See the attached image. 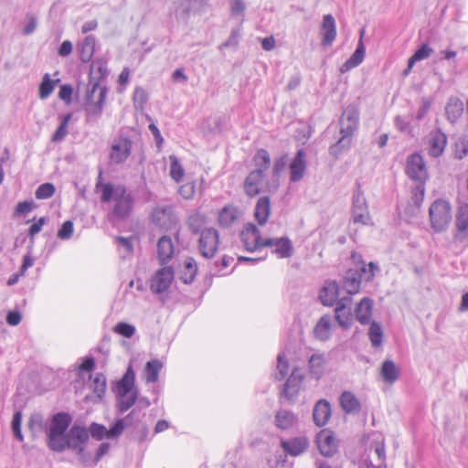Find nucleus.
I'll list each match as a JSON object with an SVG mask.
<instances>
[{"instance_id": "obj_29", "label": "nucleus", "mask_w": 468, "mask_h": 468, "mask_svg": "<svg viewBox=\"0 0 468 468\" xmlns=\"http://www.w3.org/2000/svg\"><path fill=\"white\" fill-rule=\"evenodd\" d=\"M271 213V203L268 197H261L256 204L255 207V218L257 222L263 226L268 221Z\"/></svg>"}, {"instance_id": "obj_47", "label": "nucleus", "mask_w": 468, "mask_h": 468, "mask_svg": "<svg viewBox=\"0 0 468 468\" xmlns=\"http://www.w3.org/2000/svg\"><path fill=\"white\" fill-rule=\"evenodd\" d=\"M256 169L260 170V173L264 174L270 168L271 157L269 153L265 149H260L256 153L253 158Z\"/></svg>"}, {"instance_id": "obj_48", "label": "nucleus", "mask_w": 468, "mask_h": 468, "mask_svg": "<svg viewBox=\"0 0 468 468\" xmlns=\"http://www.w3.org/2000/svg\"><path fill=\"white\" fill-rule=\"evenodd\" d=\"M28 429L32 431L33 436L35 432L45 431L47 432L49 425L44 420L43 416L39 413L32 414L27 422Z\"/></svg>"}, {"instance_id": "obj_63", "label": "nucleus", "mask_w": 468, "mask_h": 468, "mask_svg": "<svg viewBox=\"0 0 468 468\" xmlns=\"http://www.w3.org/2000/svg\"><path fill=\"white\" fill-rule=\"evenodd\" d=\"M203 220L199 215H193L188 218V226L191 231L195 234L199 233Z\"/></svg>"}, {"instance_id": "obj_26", "label": "nucleus", "mask_w": 468, "mask_h": 468, "mask_svg": "<svg viewBox=\"0 0 468 468\" xmlns=\"http://www.w3.org/2000/svg\"><path fill=\"white\" fill-rule=\"evenodd\" d=\"M373 310V300L368 297H364L355 309L356 320L362 324L370 323Z\"/></svg>"}, {"instance_id": "obj_32", "label": "nucleus", "mask_w": 468, "mask_h": 468, "mask_svg": "<svg viewBox=\"0 0 468 468\" xmlns=\"http://www.w3.org/2000/svg\"><path fill=\"white\" fill-rule=\"evenodd\" d=\"M455 226L458 233L462 235L463 238L468 237V205L465 204L459 207L456 214Z\"/></svg>"}, {"instance_id": "obj_5", "label": "nucleus", "mask_w": 468, "mask_h": 468, "mask_svg": "<svg viewBox=\"0 0 468 468\" xmlns=\"http://www.w3.org/2000/svg\"><path fill=\"white\" fill-rule=\"evenodd\" d=\"M176 17L187 23L191 16H201L209 9V0H177Z\"/></svg>"}, {"instance_id": "obj_14", "label": "nucleus", "mask_w": 468, "mask_h": 468, "mask_svg": "<svg viewBox=\"0 0 468 468\" xmlns=\"http://www.w3.org/2000/svg\"><path fill=\"white\" fill-rule=\"evenodd\" d=\"M240 239L249 251L259 249V241H261L260 229L252 223H248L240 233Z\"/></svg>"}, {"instance_id": "obj_19", "label": "nucleus", "mask_w": 468, "mask_h": 468, "mask_svg": "<svg viewBox=\"0 0 468 468\" xmlns=\"http://www.w3.org/2000/svg\"><path fill=\"white\" fill-rule=\"evenodd\" d=\"M339 285L335 281H328L319 292V299L324 306H333L339 297Z\"/></svg>"}, {"instance_id": "obj_34", "label": "nucleus", "mask_w": 468, "mask_h": 468, "mask_svg": "<svg viewBox=\"0 0 468 468\" xmlns=\"http://www.w3.org/2000/svg\"><path fill=\"white\" fill-rule=\"evenodd\" d=\"M96 39L92 35L87 36L80 46V58L86 63L90 61L95 49Z\"/></svg>"}, {"instance_id": "obj_12", "label": "nucleus", "mask_w": 468, "mask_h": 468, "mask_svg": "<svg viewBox=\"0 0 468 468\" xmlns=\"http://www.w3.org/2000/svg\"><path fill=\"white\" fill-rule=\"evenodd\" d=\"M173 279V268L169 266L164 267L157 271L152 278L150 288L154 293H162L170 287Z\"/></svg>"}, {"instance_id": "obj_50", "label": "nucleus", "mask_w": 468, "mask_h": 468, "mask_svg": "<svg viewBox=\"0 0 468 468\" xmlns=\"http://www.w3.org/2000/svg\"><path fill=\"white\" fill-rule=\"evenodd\" d=\"M368 336L373 346L379 347L383 342V332L381 325L372 322L368 330Z\"/></svg>"}, {"instance_id": "obj_18", "label": "nucleus", "mask_w": 468, "mask_h": 468, "mask_svg": "<svg viewBox=\"0 0 468 468\" xmlns=\"http://www.w3.org/2000/svg\"><path fill=\"white\" fill-rule=\"evenodd\" d=\"M306 154L303 149H299L290 165V179L292 182L300 181L306 169Z\"/></svg>"}, {"instance_id": "obj_22", "label": "nucleus", "mask_w": 468, "mask_h": 468, "mask_svg": "<svg viewBox=\"0 0 468 468\" xmlns=\"http://www.w3.org/2000/svg\"><path fill=\"white\" fill-rule=\"evenodd\" d=\"M263 176L264 174L260 173V170H253L246 177L244 190L249 197H253L260 194Z\"/></svg>"}, {"instance_id": "obj_40", "label": "nucleus", "mask_w": 468, "mask_h": 468, "mask_svg": "<svg viewBox=\"0 0 468 468\" xmlns=\"http://www.w3.org/2000/svg\"><path fill=\"white\" fill-rule=\"evenodd\" d=\"M432 53V49L427 45L423 44L419 49L415 51L412 57L408 61V68L404 70L403 74L407 76L411 70L415 62L427 58Z\"/></svg>"}, {"instance_id": "obj_61", "label": "nucleus", "mask_w": 468, "mask_h": 468, "mask_svg": "<svg viewBox=\"0 0 468 468\" xmlns=\"http://www.w3.org/2000/svg\"><path fill=\"white\" fill-rule=\"evenodd\" d=\"M73 234V223L70 220L65 221L58 231V238L60 239H69Z\"/></svg>"}, {"instance_id": "obj_23", "label": "nucleus", "mask_w": 468, "mask_h": 468, "mask_svg": "<svg viewBox=\"0 0 468 468\" xmlns=\"http://www.w3.org/2000/svg\"><path fill=\"white\" fill-rule=\"evenodd\" d=\"M331 417V406L325 399H320L313 410V419L318 427L324 426Z\"/></svg>"}, {"instance_id": "obj_13", "label": "nucleus", "mask_w": 468, "mask_h": 468, "mask_svg": "<svg viewBox=\"0 0 468 468\" xmlns=\"http://www.w3.org/2000/svg\"><path fill=\"white\" fill-rule=\"evenodd\" d=\"M316 443L320 453L324 457H332L337 451L336 439L329 431H321L316 437Z\"/></svg>"}, {"instance_id": "obj_8", "label": "nucleus", "mask_w": 468, "mask_h": 468, "mask_svg": "<svg viewBox=\"0 0 468 468\" xmlns=\"http://www.w3.org/2000/svg\"><path fill=\"white\" fill-rule=\"evenodd\" d=\"M406 174L416 184H425L428 178V172L420 154H412L408 157Z\"/></svg>"}, {"instance_id": "obj_6", "label": "nucleus", "mask_w": 468, "mask_h": 468, "mask_svg": "<svg viewBox=\"0 0 468 468\" xmlns=\"http://www.w3.org/2000/svg\"><path fill=\"white\" fill-rule=\"evenodd\" d=\"M219 233L214 228H206L200 231L198 251L205 259H212L218 249Z\"/></svg>"}, {"instance_id": "obj_43", "label": "nucleus", "mask_w": 468, "mask_h": 468, "mask_svg": "<svg viewBox=\"0 0 468 468\" xmlns=\"http://www.w3.org/2000/svg\"><path fill=\"white\" fill-rule=\"evenodd\" d=\"M324 357L322 355L314 354L309 358V370L310 373L317 379H319L324 370Z\"/></svg>"}, {"instance_id": "obj_53", "label": "nucleus", "mask_w": 468, "mask_h": 468, "mask_svg": "<svg viewBox=\"0 0 468 468\" xmlns=\"http://www.w3.org/2000/svg\"><path fill=\"white\" fill-rule=\"evenodd\" d=\"M87 430L89 431V436L90 435L96 441L108 439V430L102 424L92 422Z\"/></svg>"}, {"instance_id": "obj_37", "label": "nucleus", "mask_w": 468, "mask_h": 468, "mask_svg": "<svg viewBox=\"0 0 468 468\" xmlns=\"http://www.w3.org/2000/svg\"><path fill=\"white\" fill-rule=\"evenodd\" d=\"M463 112V103L461 100L452 98L445 108V114L451 122H456Z\"/></svg>"}, {"instance_id": "obj_62", "label": "nucleus", "mask_w": 468, "mask_h": 468, "mask_svg": "<svg viewBox=\"0 0 468 468\" xmlns=\"http://www.w3.org/2000/svg\"><path fill=\"white\" fill-rule=\"evenodd\" d=\"M110 450V443L108 442H102L100 444L97 452H96V454L94 456V459L91 461L90 460V463L89 466L90 465H96L99 461L105 455L108 453Z\"/></svg>"}, {"instance_id": "obj_24", "label": "nucleus", "mask_w": 468, "mask_h": 468, "mask_svg": "<svg viewBox=\"0 0 468 468\" xmlns=\"http://www.w3.org/2000/svg\"><path fill=\"white\" fill-rule=\"evenodd\" d=\"M134 382L135 373L132 366H129L122 378L117 382V396L128 395L129 393L134 391L136 389L134 388Z\"/></svg>"}, {"instance_id": "obj_36", "label": "nucleus", "mask_w": 468, "mask_h": 468, "mask_svg": "<svg viewBox=\"0 0 468 468\" xmlns=\"http://www.w3.org/2000/svg\"><path fill=\"white\" fill-rule=\"evenodd\" d=\"M381 377L387 383L393 384L399 376V371L392 360H385L381 365Z\"/></svg>"}, {"instance_id": "obj_27", "label": "nucleus", "mask_w": 468, "mask_h": 468, "mask_svg": "<svg viewBox=\"0 0 468 468\" xmlns=\"http://www.w3.org/2000/svg\"><path fill=\"white\" fill-rule=\"evenodd\" d=\"M174 254V245L172 239L168 236H163L157 242V256L161 264L168 262Z\"/></svg>"}, {"instance_id": "obj_21", "label": "nucleus", "mask_w": 468, "mask_h": 468, "mask_svg": "<svg viewBox=\"0 0 468 468\" xmlns=\"http://www.w3.org/2000/svg\"><path fill=\"white\" fill-rule=\"evenodd\" d=\"M309 446V441L305 437H296L282 441L283 451L292 456H298L303 453Z\"/></svg>"}, {"instance_id": "obj_51", "label": "nucleus", "mask_w": 468, "mask_h": 468, "mask_svg": "<svg viewBox=\"0 0 468 468\" xmlns=\"http://www.w3.org/2000/svg\"><path fill=\"white\" fill-rule=\"evenodd\" d=\"M91 388L97 397L101 399L106 391V377L102 373H97L91 382Z\"/></svg>"}, {"instance_id": "obj_1", "label": "nucleus", "mask_w": 468, "mask_h": 468, "mask_svg": "<svg viewBox=\"0 0 468 468\" xmlns=\"http://www.w3.org/2000/svg\"><path fill=\"white\" fill-rule=\"evenodd\" d=\"M72 417L67 412H58L52 416L47 431V446L55 452L70 450L76 453L79 462L88 466L90 463V453L85 451L89 441V431L84 426L70 424Z\"/></svg>"}, {"instance_id": "obj_11", "label": "nucleus", "mask_w": 468, "mask_h": 468, "mask_svg": "<svg viewBox=\"0 0 468 468\" xmlns=\"http://www.w3.org/2000/svg\"><path fill=\"white\" fill-rule=\"evenodd\" d=\"M152 220L163 229H170L177 223V218L170 206L157 207L152 213Z\"/></svg>"}, {"instance_id": "obj_2", "label": "nucleus", "mask_w": 468, "mask_h": 468, "mask_svg": "<svg viewBox=\"0 0 468 468\" xmlns=\"http://www.w3.org/2000/svg\"><path fill=\"white\" fill-rule=\"evenodd\" d=\"M101 172L99 175V180L96 184V190L101 188L102 194L101 200L103 203H108L113 200V207L108 214V220L112 223L126 220L132 214L134 197L127 192V189L122 185L113 186L111 183H101Z\"/></svg>"}, {"instance_id": "obj_16", "label": "nucleus", "mask_w": 468, "mask_h": 468, "mask_svg": "<svg viewBox=\"0 0 468 468\" xmlns=\"http://www.w3.org/2000/svg\"><path fill=\"white\" fill-rule=\"evenodd\" d=\"M365 34V29H361L360 37L356 46L355 52L351 55V57L341 66L340 71L345 73L350 70L353 68L357 67L362 63L366 54V47L363 42V37Z\"/></svg>"}, {"instance_id": "obj_9", "label": "nucleus", "mask_w": 468, "mask_h": 468, "mask_svg": "<svg viewBox=\"0 0 468 468\" xmlns=\"http://www.w3.org/2000/svg\"><path fill=\"white\" fill-rule=\"evenodd\" d=\"M132 151V141L127 137L119 136L111 146L110 159L114 164H122L127 160Z\"/></svg>"}, {"instance_id": "obj_42", "label": "nucleus", "mask_w": 468, "mask_h": 468, "mask_svg": "<svg viewBox=\"0 0 468 468\" xmlns=\"http://www.w3.org/2000/svg\"><path fill=\"white\" fill-rule=\"evenodd\" d=\"M294 421V415L287 410H280L275 415L276 426L282 430H287L291 428Z\"/></svg>"}, {"instance_id": "obj_56", "label": "nucleus", "mask_w": 468, "mask_h": 468, "mask_svg": "<svg viewBox=\"0 0 468 468\" xmlns=\"http://www.w3.org/2000/svg\"><path fill=\"white\" fill-rule=\"evenodd\" d=\"M55 186L51 183H44L40 185L36 192L35 196L37 199H47L51 197L55 194Z\"/></svg>"}, {"instance_id": "obj_55", "label": "nucleus", "mask_w": 468, "mask_h": 468, "mask_svg": "<svg viewBox=\"0 0 468 468\" xmlns=\"http://www.w3.org/2000/svg\"><path fill=\"white\" fill-rule=\"evenodd\" d=\"M411 201L419 209L423 202L425 196V184H416L415 187L411 190Z\"/></svg>"}, {"instance_id": "obj_60", "label": "nucleus", "mask_w": 468, "mask_h": 468, "mask_svg": "<svg viewBox=\"0 0 468 468\" xmlns=\"http://www.w3.org/2000/svg\"><path fill=\"white\" fill-rule=\"evenodd\" d=\"M126 428L123 420L121 419L117 420L108 430V439H115L118 438Z\"/></svg>"}, {"instance_id": "obj_54", "label": "nucleus", "mask_w": 468, "mask_h": 468, "mask_svg": "<svg viewBox=\"0 0 468 468\" xmlns=\"http://www.w3.org/2000/svg\"><path fill=\"white\" fill-rule=\"evenodd\" d=\"M71 114H67L64 116L63 121L52 135V141L53 142H60L62 141L65 136L68 134V124L70 121Z\"/></svg>"}, {"instance_id": "obj_64", "label": "nucleus", "mask_w": 468, "mask_h": 468, "mask_svg": "<svg viewBox=\"0 0 468 468\" xmlns=\"http://www.w3.org/2000/svg\"><path fill=\"white\" fill-rule=\"evenodd\" d=\"M195 189L196 186L194 183H186L180 186L179 193L184 198L190 199L194 197Z\"/></svg>"}, {"instance_id": "obj_3", "label": "nucleus", "mask_w": 468, "mask_h": 468, "mask_svg": "<svg viewBox=\"0 0 468 468\" xmlns=\"http://www.w3.org/2000/svg\"><path fill=\"white\" fill-rule=\"evenodd\" d=\"M90 88L88 87L86 91L84 112L86 122L95 123L102 113L108 90L100 81L90 82Z\"/></svg>"}, {"instance_id": "obj_57", "label": "nucleus", "mask_w": 468, "mask_h": 468, "mask_svg": "<svg viewBox=\"0 0 468 468\" xmlns=\"http://www.w3.org/2000/svg\"><path fill=\"white\" fill-rule=\"evenodd\" d=\"M21 422H22V412L16 411L12 418L11 428L16 439L19 441H23L24 436L21 431Z\"/></svg>"}, {"instance_id": "obj_33", "label": "nucleus", "mask_w": 468, "mask_h": 468, "mask_svg": "<svg viewBox=\"0 0 468 468\" xmlns=\"http://www.w3.org/2000/svg\"><path fill=\"white\" fill-rule=\"evenodd\" d=\"M239 209L234 206L224 207L218 215V223L223 228H229L238 218Z\"/></svg>"}, {"instance_id": "obj_52", "label": "nucleus", "mask_w": 468, "mask_h": 468, "mask_svg": "<svg viewBox=\"0 0 468 468\" xmlns=\"http://www.w3.org/2000/svg\"><path fill=\"white\" fill-rule=\"evenodd\" d=\"M170 176L176 182H180L185 175V170L176 155H170Z\"/></svg>"}, {"instance_id": "obj_35", "label": "nucleus", "mask_w": 468, "mask_h": 468, "mask_svg": "<svg viewBox=\"0 0 468 468\" xmlns=\"http://www.w3.org/2000/svg\"><path fill=\"white\" fill-rule=\"evenodd\" d=\"M340 404L346 413L358 412L360 410V402L356 397L350 391H345L340 397Z\"/></svg>"}, {"instance_id": "obj_25", "label": "nucleus", "mask_w": 468, "mask_h": 468, "mask_svg": "<svg viewBox=\"0 0 468 468\" xmlns=\"http://www.w3.org/2000/svg\"><path fill=\"white\" fill-rule=\"evenodd\" d=\"M361 273L357 270L349 269L346 271L343 288L348 294H356L360 290Z\"/></svg>"}, {"instance_id": "obj_31", "label": "nucleus", "mask_w": 468, "mask_h": 468, "mask_svg": "<svg viewBox=\"0 0 468 468\" xmlns=\"http://www.w3.org/2000/svg\"><path fill=\"white\" fill-rule=\"evenodd\" d=\"M288 156L285 154L276 159L272 167L273 179L271 183L266 184V189L269 192H274L279 186L278 176L281 172L286 167Z\"/></svg>"}, {"instance_id": "obj_28", "label": "nucleus", "mask_w": 468, "mask_h": 468, "mask_svg": "<svg viewBox=\"0 0 468 468\" xmlns=\"http://www.w3.org/2000/svg\"><path fill=\"white\" fill-rule=\"evenodd\" d=\"M354 261L356 262L360 263L359 266L356 270L359 271L361 275V281L365 280L366 282H370L374 279L376 271L379 270L378 266L373 262L370 261L368 263V267L362 261V256L360 254L353 253L352 255Z\"/></svg>"}, {"instance_id": "obj_17", "label": "nucleus", "mask_w": 468, "mask_h": 468, "mask_svg": "<svg viewBox=\"0 0 468 468\" xmlns=\"http://www.w3.org/2000/svg\"><path fill=\"white\" fill-rule=\"evenodd\" d=\"M322 45L330 47L336 37V26L332 15H324L321 25Z\"/></svg>"}, {"instance_id": "obj_41", "label": "nucleus", "mask_w": 468, "mask_h": 468, "mask_svg": "<svg viewBox=\"0 0 468 468\" xmlns=\"http://www.w3.org/2000/svg\"><path fill=\"white\" fill-rule=\"evenodd\" d=\"M59 82V80H53L50 79V76L48 73H46L43 78H42V80L39 84V88H38V95H39V98L41 100H45L47 98H48L54 89H55V86L56 84Z\"/></svg>"}, {"instance_id": "obj_20", "label": "nucleus", "mask_w": 468, "mask_h": 468, "mask_svg": "<svg viewBox=\"0 0 468 468\" xmlns=\"http://www.w3.org/2000/svg\"><path fill=\"white\" fill-rule=\"evenodd\" d=\"M447 144V137L441 130L430 133L429 154L432 157H439L442 154Z\"/></svg>"}, {"instance_id": "obj_15", "label": "nucleus", "mask_w": 468, "mask_h": 468, "mask_svg": "<svg viewBox=\"0 0 468 468\" xmlns=\"http://www.w3.org/2000/svg\"><path fill=\"white\" fill-rule=\"evenodd\" d=\"M304 375L300 368H293L287 378L282 394L289 400H292L298 394V387L303 380Z\"/></svg>"}, {"instance_id": "obj_58", "label": "nucleus", "mask_w": 468, "mask_h": 468, "mask_svg": "<svg viewBox=\"0 0 468 468\" xmlns=\"http://www.w3.org/2000/svg\"><path fill=\"white\" fill-rule=\"evenodd\" d=\"M277 361H278V364H277L278 373L276 374L275 378L277 380L280 381L286 377V375L288 373V369H289V364L285 358V355L282 353H280L278 355Z\"/></svg>"}, {"instance_id": "obj_38", "label": "nucleus", "mask_w": 468, "mask_h": 468, "mask_svg": "<svg viewBox=\"0 0 468 468\" xmlns=\"http://www.w3.org/2000/svg\"><path fill=\"white\" fill-rule=\"evenodd\" d=\"M163 363L158 359H152L145 364L144 375L147 383H155L159 379V373L163 368Z\"/></svg>"}, {"instance_id": "obj_49", "label": "nucleus", "mask_w": 468, "mask_h": 468, "mask_svg": "<svg viewBox=\"0 0 468 468\" xmlns=\"http://www.w3.org/2000/svg\"><path fill=\"white\" fill-rule=\"evenodd\" d=\"M352 141L340 137L335 144L330 146L329 154L335 159L339 158L344 153L349 150Z\"/></svg>"}, {"instance_id": "obj_30", "label": "nucleus", "mask_w": 468, "mask_h": 468, "mask_svg": "<svg viewBox=\"0 0 468 468\" xmlns=\"http://www.w3.org/2000/svg\"><path fill=\"white\" fill-rule=\"evenodd\" d=\"M335 320L338 324L345 328L348 329L352 325L353 322V314L351 306L346 305H336L335 309Z\"/></svg>"}, {"instance_id": "obj_10", "label": "nucleus", "mask_w": 468, "mask_h": 468, "mask_svg": "<svg viewBox=\"0 0 468 468\" xmlns=\"http://www.w3.org/2000/svg\"><path fill=\"white\" fill-rule=\"evenodd\" d=\"M352 217L355 223L367 224L369 212L364 193L358 188L353 195Z\"/></svg>"}, {"instance_id": "obj_7", "label": "nucleus", "mask_w": 468, "mask_h": 468, "mask_svg": "<svg viewBox=\"0 0 468 468\" xmlns=\"http://www.w3.org/2000/svg\"><path fill=\"white\" fill-rule=\"evenodd\" d=\"M359 112L355 105L347 106L339 119V133L341 137L352 141L355 132L358 128Z\"/></svg>"}, {"instance_id": "obj_46", "label": "nucleus", "mask_w": 468, "mask_h": 468, "mask_svg": "<svg viewBox=\"0 0 468 468\" xmlns=\"http://www.w3.org/2000/svg\"><path fill=\"white\" fill-rule=\"evenodd\" d=\"M331 327V317L324 315L320 318L314 327V335L320 340H326L329 337V330Z\"/></svg>"}, {"instance_id": "obj_45", "label": "nucleus", "mask_w": 468, "mask_h": 468, "mask_svg": "<svg viewBox=\"0 0 468 468\" xmlns=\"http://www.w3.org/2000/svg\"><path fill=\"white\" fill-rule=\"evenodd\" d=\"M197 273V266L196 261L193 258L186 259L185 261V268L180 279L184 283L189 284L195 280Z\"/></svg>"}, {"instance_id": "obj_4", "label": "nucleus", "mask_w": 468, "mask_h": 468, "mask_svg": "<svg viewBox=\"0 0 468 468\" xmlns=\"http://www.w3.org/2000/svg\"><path fill=\"white\" fill-rule=\"evenodd\" d=\"M429 216L431 228L436 232L444 231L452 220L451 204L443 199H436L430 207Z\"/></svg>"}, {"instance_id": "obj_44", "label": "nucleus", "mask_w": 468, "mask_h": 468, "mask_svg": "<svg viewBox=\"0 0 468 468\" xmlns=\"http://www.w3.org/2000/svg\"><path fill=\"white\" fill-rule=\"evenodd\" d=\"M274 253L279 255L280 258H289L293 253V246L292 241L288 238L277 239L275 244Z\"/></svg>"}, {"instance_id": "obj_39", "label": "nucleus", "mask_w": 468, "mask_h": 468, "mask_svg": "<svg viewBox=\"0 0 468 468\" xmlns=\"http://www.w3.org/2000/svg\"><path fill=\"white\" fill-rule=\"evenodd\" d=\"M138 399V390L129 393L128 395L117 396L116 407L120 413H124L132 408Z\"/></svg>"}, {"instance_id": "obj_59", "label": "nucleus", "mask_w": 468, "mask_h": 468, "mask_svg": "<svg viewBox=\"0 0 468 468\" xmlns=\"http://www.w3.org/2000/svg\"><path fill=\"white\" fill-rule=\"evenodd\" d=\"M114 331L124 337L130 338L134 335L135 328L130 324L120 322L115 325Z\"/></svg>"}]
</instances>
